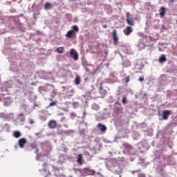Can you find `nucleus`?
<instances>
[{"mask_svg":"<svg viewBox=\"0 0 177 177\" xmlns=\"http://www.w3.org/2000/svg\"><path fill=\"white\" fill-rule=\"evenodd\" d=\"M54 52H56L57 53H64V47H58L56 48V50H54Z\"/></svg>","mask_w":177,"mask_h":177,"instance_id":"12","label":"nucleus"},{"mask_svg":"<svg viewBox=\"0 0 177 177\" xmlns=\"http://www.w3.org/2000/svg\"><path fill=\"white\" fill-rule=\"evenodd\" d=\"M44 171H46V169H44Z\"/></svg>","mask_w":177,"mask_h":177,"instance_id":"31","label":"nucleus"},{"mask_svg":"<svg viewBox=\"0 0 177 177\" xmlns=\"http://www.w3.org/2000/svg\"><path fill=\"white\" fill-rule=\"evenodd\" d=\"M30 147H32V149H37V144H31L30 145Z\"/></svg>","mask_w":177,"mask_h":177,"instance_id":"21","label":"nucleus"},{"mask_svg":"<svg viewBox=\"0 0 177 177\" xmlns=\"http://www.w3.org/2000/svg\"><path fill=\"white\" fill-rule=\"evenodd\" d=\"M44 6L45 9H52V3H46Z\"/></svg>","mask_w":177,"mask_h":177,"instance_id":"17","label":"nucleus"},{"mask_svg":"<svg viewBox=\"0 0 177 177\" xmlns=\"http://www.w3.org/2000/svg\"><path fill=\"white\" fill-rule=\"evenodd\" d=\"M37 151H38V149H37Z\"/></svg>","mask_w":177,"mask_h":177,"instance_id":"33","label":"nucleus"},{"mask_svg":"<svg viewBox=\"0 0 177 177\" xmlns=\"http://www.w3.org/2000/svg\"><path fill=\"white\" fill-rule=\"evenodd\" d=\"M100 91H102V89H103V88L102 87V86H100Z\"/></svg>","mask_w":177,"mask_h":177,"instance_id":"30","label":"nucleus"},{"mask_svg":"<svg viewBox=\"0 0 177 177\" xmlns=\"http://www.w3.org/2000/svg\"><path fill=\"white\" fill-rule=\"evenodd\" d=\"M129 82V77H126V82Z\"/></svg>","mask_w":177,"mask_h":177,"instance_id":"25","label":"nucleus"},{"mask_svg":"<svg viewBox=\"0 0 177 177\" xmlns=\"http://www.w3.org/2000/svg\"><path fill=\"white\" fill-rule=\"evenodd\" d=\"M140 177H145V174H140Z\"/></svg>","mask_w":177,"mask_h":177,"instance_id":"28","label":"nucleus"},{"mask_svg":"<svg viewBox=\"0 0 177 177\" xmlns=\"http://www.w3.org/2000/svg\"><path fill=\"white\" fill-rule=\"evenodd\" d=\"M27 144V139L23 138L18 140V146L20 149H24V146Z\"/></svg>","mask_w":177,"mask_h":177,"instance_id":"4","label":"nucleus"},{"mask_svg":"<svg viewBox=\"0 0 177 177\" xmlns=\"http://www.w3.org/2000/svg\"><path fill=\"white\" fill-rule=\"evenodd\" d=\"M86 115V111H84L83 112V117H85Z\"/></svg>","mask_w":177,"mask_h":177,"instance_id":"27","label":"nucleus"},{"mask_svg":"<svg viewBox=\"0 0 177 177\" xmlns=\"http://www.w3.org/2000/svg\"><path fill=\"white\" fill-rule=\"evenodd\" d=\"M70 55L73 57V60H78V53L73 48L71 49Z\"/></svg>","mask_w":177,"mask_h":177,"instance_id":"6","label":"nucleus"},{"mask_svg":"<svg viewBox=\"0 0 177 177\" xmlns=\"http://www.w3.org/2000/svg\"><path fill=\"white\" fill-rule=\"evenodd\" d=\"M43 167L44 168H45L46 167H48V163L45 162L44 164H43Z\"/></svg>","mask_w":177,"mask_h":177,"instance_id":"24","label":"nucleus"},{"mask_svg":"<svg viewBox=\"0 0 177 177\" xmlns=\"http://www.w3.org/2000/svg\"><path fill=\"white\" fill-rule=\"evenodd\" d=\"M13 136L16 139H19V138H20V136H21V133H20V131H15L13 133Z\"/></svg>","mask_w":177,"mask_h":177,"instance_id":"13","label":"nucleus"},{"mask_svg":"<svg viewBox=\"0 0 177 177\" xmlns=\"http://www.w3.org/2000/svg\"><path fill=\"white\" fill-rule=\"evenodd\" d=\"M165 7H161L160 9V17H164L165 16Z\"/></svg>","mask_w":177,"mask_h":177,"instance_id":"11","label":"nucleus"},{"mask_svg":"<svg viewBox=\"0 0 177 177\" xmlns=\"http://www.w3.org/2000/svg\"><path fill=\"white\" fill-rule=\"evenodd\" d=\"M105 54L107 55V52H105Z\"/></svg>","mask_w":177,"mask_h":177,"instance_id":"32","label":"nucleus"},{"mask_svg":"<svg viewBox=\"0 0 177 177\" xmlns=\"http://www.w3.org/2000/svg\"><path fill=\"white\" fill-rule=\"evenodd\" d=\"M10 104V103H4V106H9Z\"/></svg>","mask_w":177,"mask_h":177,"instance_id":"29","label":"nucleus"},{"mask_svg":"<svg viewBox=\"0 0 177 177\" xmlns=\"http://www.w3.org/2000/svg\"><path fill=\"white\" fill-rule=\"evenodd\" d=\"M122 102L123 104H125L127 103V96L123 95Z\"/></svg>","mask_w":177,"mask_h":177,"instance_id":"19","label":"nucleus"},{"mask_svg":"<svg viewBox=\"0 0 177 177\" xmlns=\"http://www.w3.org/2000/svg\"><path fill=\"white\" fill-rule=\"evenodd\" d=\"M171 110H165L162 111V120H167L171 114Z\"/></svg>","mask_w":177,"mask_h":177,"instance_id":"5","label":"nucleus"},{"mask_svg":"<svg viewBox=\"0 0 177 177\" xmlns=\"http://www.w3.org/2000/svg\"><path fill=\"white\" fill-rule=\"evenodd\" d=\"M73 35H75V32L71 30L67 32L66 37V38H73Z\"/></svg>","mask_w":177,"mask_h":177,"instance_id":"9","label":"nucleus"},{"mask_svg":"<svg viewBox=\"0 0 177 177\" xmlns=\"http://www.w3.org/2000/svg\"><path fill=\"white\" fill-rule=\"evenodd\" d=\"M123 146L125 147V149H128V150H132V145L129 144H124Z\"/></svg>","mask_w":177,"mask_h":177,"instance_id":"18","label":"nucleus"},{"mask_svg":"<svg viewBox=\"0 0 177 177\" xmlns=\"http://www.w3.org/2000/svg\"><path fill=\"white\" fill-rule=\"evenodd\" d=\"M71 117H76L77 116V115H75V113H71Z\"/></svg>","mask_w":177,"mask_h":177,"instance_id":"23","label":"nucleus"},{"mask_svg":"<svg viewBox=\"0 0 177 177\" xmlns=\"http://www.w3.org/2000/svg\"><path fill=\"white\" fill-rule=\"evenodd\" d=\"M97 128L101 131V132H106L107 131V127L104 124H102V123H99L97 125Z\"/></svg>","mask_w":177,"mask_h":177,"instance_id":"8","label":"nucleus"},{"mask_svg":"<svg viewBox=\"0 0 177 177\" xmlns=\"http://www.w3.org/2000/svg\"><path fill=\"white\" fill-rule=\"evenodd\" d=\"M53 106H56V102H52L49 104V107H52Z\"/></svg>","mask_w":177,"mask_h":177,"instance_id":"20","label":"nucleus"},{"mask_svg":"<svg viewBox=\"0 0 177 177\" xmlns=\"http://www.w3.org/2000/svg\"><path fill=\"white\" fill-rule=\"evenodd\" d=\"M71 31H74L75 32H78V31H80V28H78V26H77L76 25H74L73 27H72V30H71Z\"/></svg>","mask_w":177,"mask_h":177,"instance_id":"16","label":"nucleus"},{"mask_svg":"<svg viewBox=\"0 0 177 177\" xmlns=\"http://www.w3.org/2000/svg\"><path fill=\"white\" fill-rule=\"evenodd\" d=\"M133 28L131 26H127L125 29H124L123 32L126 35H129L131 32H133Z\"/></svg>","mask_w":177,"mask_h":177,"instance_id":"7","label":"nucleus"},{"mask_svg":"<svg viewBox=\"0 0 177 177\" xmlns=\"http://www.w3.org/2000/svg\"><path fill=\"white\" fill-rule=\"evenodd\" d=\"M75 84L76 85H80L81 84V77H80L79 75H77L75 79Z\"/></svg>","mask_w":177,"mask_h":177,"instance_id":"14","label":"nucleus"},{"mask_svg":"<svg viewBox=\"0 0 177 177\" xmlns=\"http://www.w3.org/2000/svg\"><path fill=\"white\" fill-rule=\"evenodd\" d=\"M139 81H140V82H142V81H145V77L140 76V77H139Z\"/></svg>","mask_w":177,"mask_h":177,"instance_id":"22","label":"nucleus"},{"mask_svg":"<svg viewBox=\"0 0 177 177\" xmlns=\"http://www.w3.org/2000/svg\"><path fill=\"white\" fill-rule=\"evenodd\" d=\"M129 16H131V14H129V12H127L126 13V17H127L126 21H127V24H129V26H135V21Z\"/></svg>","mask_w":177,"mask_h":177,"instance_id":"1","label":"nucleus"},{"mask_svg":"<svg viewBox=\"0 0 177 177\" xmlns=\"http://www.w3.org/2000/svg\"><path fill=\"white\" fill-rule=\"evenodd\" d=\"M77 162H78V164H80L81 165H82V154L80 153L78 155Z\"/></svg>","mask_w":177,"mask_h":177,"instance_id":"15","label":"nucleus"},{"mask_svg":"<svg viewBox=\"0 0 177 177\" xmlns=\"http://www.w3.org/2000/svg\"><path fill=\"white\" fill-rule=\"evenodd\" d=\"M112 37L113 39V45H118V35L117 34V30H113L112 32Z\"/></svg>","mask_w":177,"mask_h":177,"instance_id":"2","label":"nucleus"},{"mask_svg":"<svg viewBox=\"0 0 177 177\" xmlns=\"http://www.w3.org/2000/svg\"><path fill=\"white\" fill-rule=\"evenodd\" d=\"M176 0H169L170 3H174Z\"/></svg>","mask_w":177,"mask_h":177,"instance_id":"26","label":"nucleus"},{"mask_svg":"<svg viewBox=\"0 0 177 177\" xmlns=\"http://www.w3.org/2000/svg\"><path fill=\"white\" fill-rule=\"evenodd\" d=\"M165 62H167V57H165V55L162 54L159 57V63H165Z\"/></svg>","mask_w":177,"mask_h":177,"instance_id":"10","label":"nucleus"},{"mask_svg":"<svg viewBox=\"0 0 177 177\" xmlns=\"http://www.w3.org/2000/svg\"><path fill=\"white\" fill-rule=\"evenodd\" d=\"M176 23H177V20H176Z\"/></svg>","mask_w":177,"mask_h":177,"instance_id":"34","label":"nucleus"},{"mask_svg":"<svg viewBox=\"0 0 177 177\" xmlns=\"http://www.w3.org/2000/svg\"><path fill=\"white\" fill-rule=\"evenodd\" d=\"M48 127L50 129H56L57 127V122L55 120H51L48 122Z\"/></svg>","mask_w":177,"mask_h":177,"instance_id":"3","label":"nucleus"}]
</instances>
